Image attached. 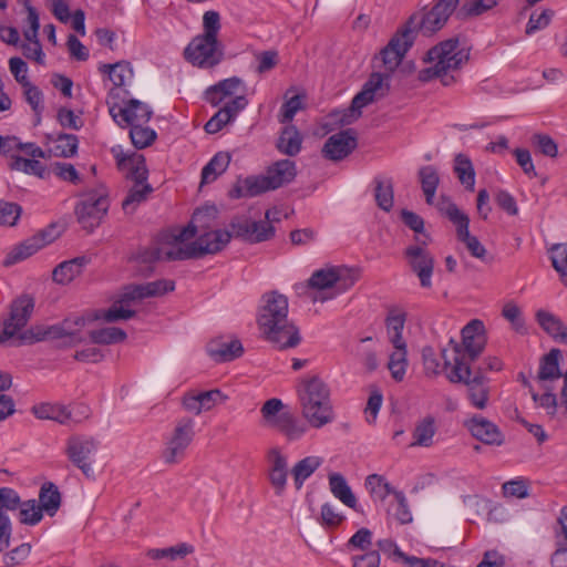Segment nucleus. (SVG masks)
Here are the masks:
<instances>
[{
	"label": "nucleus",
	"mask_w": 567,
	"mask_h": 567,
	"mask_svg": "<svg viewBox=\"0 0 567 567\" xmlns=\"http://www.w3.org/2000/svg\"><path fill=\"white\" fill-rule=\"evenodd\" d=\"M135 300L136 299H126L124 290L120 300L115 301L107 310L97 313L95 318L106 322L127 320L135 315V311L130 308V302Z\"/></svg>",
	"instance_id": "obj_44"
},
{
	"label": "nucleus",
	"mask_w": 567,
	"mask_h": 567,
	"mask_svg": "<svg viewBox=\"0 0 567 567\" xmlns=\"http://www.w3.org/2000/svg\"><path fill=\"white\" fill-rule=\"evenodd\" d=\"M385 92L384 76L380 73H372L362 90L353 97L351 106L342 112L340 123L347 125L358 120L362 109L382 97Z\"/></svg>",
	"instance_id": "obj_11"
},
{
	"label": "nucleus",
	"mask_w": 567,
	"mask_h": 567,
	"mask_svg": "<svg viewBox=\"0 0 567 567\" xmlns=\"http://www.w3.org/2000/svg\"><path fill=\"white\" fill-rule=\"evenodd\" d=\"M270 210L266 212L264 220H252L240 217L231 221L230 226L236 237L250 243H260L270 239L275 234V228L269 221Z\"/></svg>",
	"instance_id": "obj_18"
},
{
	"label": "nucleus",
	"mask_w": 567,
	"mask_h": 567,
	"mask_svg": "<svg viewBox=\"0 0 567 567\" xmlns=\"http://www.w3.org/2000/svg\"><path fill=\"white\" fill-rule=\"evenodd\" d=\"M284 403L280 399L272 398L267 400L260 409L261 424L266 427L276 430L282 419L286 417V412L282 411Z\"/></svg>",
	"instance_id": "obj_46"
},
{
	"label": "nucleus",
	"mask_w": 567,
	"mask_h": 567,
	"mask_svg": "<svg viewBox=\"0 0 567 567\" xmlns=\"http://www.w3.org/2000/svg\"><path fill=\"white\" fill-rule=\"evenodd\" d=\"M194 421L181 419L165 441L162 457L167 464L181 462L194 437Z\"/></svg>",
	"instance_id": "obj_13"
},
{
	"label": "nucleus",
	"mask_w": 567,
	"mask_h": 567,
	"mask_svg": "<svg viewBox=\"0 0 567 567\" xmlns=\"http://www.w3.org/2000/svg\"><path fill=\"white\" fill-rule=\"evenodd\" d=\"M99 449V442L93 437L75 435L66 442L65 453L69 460L91 478L94 476L92 464Z\"/></svg>",
	"instance_id": "obj_15"
},
{
	"label": "nucleus",
	"mask_w": 567,
	"mask_h": 567,
	"mask_svg": "<svg viewBox=\"0 0 567 567\" xmlns=\"http://www.w3.org/2000/svg\"><path fill=\"white\" fill-rule=\"evenodd\" d=\"M550 260L560 280L567 286V244H556L550 249Z\"/></svg>",
	"instance_id": "obj_59"
},
{
	"label": "nucleus",
	"mask_w": 567,
	"mask_h": 567,
	"mask_svg": "<svg viewBox=\"0 0 567 567\" xmlns=\"http://www.w3.org/2000/svg\"><path fill=\"white\" fill-rule=\"evenodd\" d=\"M34 309V301L31 297L23 295L10 303L9 315L3 320V328L0 331V343L10 340L13 337L21 339V330L27 326Z\"/></svg>",
	"instance_id": "obj_12"
},
{
	"label": "nucleus",
	"mask_w": 567,
	"mask_h": 567,
	"mask_svg": "<svg viewBox=\"0 0 567 567\" xmlns=\"http://www.w3.org/2000/svg\"><path fill=\"white\" fill-rule=\"evenodd\" d=\"M217 212L214 218H205V228L197 231L198 237L194 240L195 258L206 254H216L220 251L230 240L231 234L223 229L208 230L212 223L216 219Z\"/></svg>",
	"instance_id": "obj_21"
},
{
	"label": "nucleus",
	"mask_w": 567,
	"mask_h": 567,
	"mask_svg": "<svg viewBox=\"0 0 567 567\" xmlns=\"http://www.w3.org/2000/svg\"><path fill=\"white\" fill-rule=\"evenodd\" d=\"M297 174L296 164L290 159H281L268 167L266 176L270 187L277 189L290 183Z\"/></svg>",
	"instance_id": "obj_32"
},
{
	"label": "nucleus",
	"mask_w": 567,
	"mask_h": 567,
	"mask_svg": "<svg viewBox=\"0 0 567 567\" xmlns=\"http://www.w3.org/2000/svg\"><path fill=\"white\" fill-rule=\"evenodd\" d=\"M392 347L393 351L389 354L388 369L391 377L400 382L404 379L409 364L406 343Z\"/></svg>",
	"instance_id": "obj_47"
},
{
	"label": "nucleus",
	"mask_w": 567,
	"mask_h": 567,
	"mask_svg": "<svg viewBox=\"0 0 567 567\" xmlns=\"http://www.w3.org/2000/svg\"><path fill=\"white\" fill-rule=\"evenodd\" d=\"M241 81L238 78H229L209 86L205 91V99L214 106L219 105L226 99L233 96L238 91Z\"/></svg>",
	"instance_id": "obj_33"
},
{
	"label": "nucleus",
	"mask_w": 567,
	"mask_h": 567,
	"mask_svg": "<svg viewBox=\"0 0 567 567\" xmlns=\"http://www.w3.org/2000/svg\"><path fill=\"white\" fill-rule=\"evenodd\" d=\"M85 324L83 317L68 318L59 324L33 326L21 334L22 342L34 343L45 340H63L72 344L81 341L80 332Z\"/></svg>",
	"instance_id": "obj_7"
},
{
	"label": "nucleus",
	"mask_w": 567,
	"mask_h": 567,
	"mask_svg": "<svg viewBox=\"0 0 567 567\" xmlns=\"http://www.w3.org/2000/svg\"><path fill=\"white\" fill-rule=\"evenodd\" d=\"M470 58V49L465 40L449 39L432 48L426 54L427 68L420 72L422 81L440 78L443 85H451L454 76L451 72L458 70Z\"/></svg>",
	"instance_id": "obj_4"
},
{
	"label": "nucleus",
	"mask_w": 567,
	"mask_h": 567,
	"mask_svg": "<svg viewBox=\"0 0 567 567\" xmlns=\"http://www.w3.org/2000/svg\"><path fill=\"white\" fill-rule=\"evenodd\" d=\"M194 553V546L187 543H181L168 548H152L147 550V556L152 559L169 558L176 560Z\"/></svg>",
	"instance_id": "obj_56"
},
{
	"label": "nucleus",
	"mask_w": 567,
	"mask_h": 567,
	"mask_svg": "<svg viewBox=\"0 0 567 567\" xmlns=\"http://www.w3.org/2000/svg\"><path fill=\"white\" fill-rule=\"evenodd\" d=\"M323 458L318 455L306 456L298 461L292 470L295 485L298 489L303 486V483L322 465Z\"/></svg>",
	"instance_id": "obj_38"
},
{
	"label": "nucleus",
	"mask_w": 567,
	"mask_h": 567,
	"mask_svg": "<svg viewBox=\"0 0 567 567\" xmlns=\"http://www.w3.org/2000/svg\"><path fill=\"white\" fill-rule=\"evenodd\" d=\"M152 190L153 188L148 183H135L122 203L124 212L126 214L134 213L137 206L146 200Z\"/></svg>",
	"instance_id": "obj_52"
},
{
	"label": "nucleus",
	"mask_w": 567,
	"mask_h": 567,
	"mask_svg": "<svg viewBox=\"0 0 567 567\" xmlns=\"http://www.w3.org/2000/svg\"><path fill=\"white\" fill-rule=\"evenodd\" d=\"M278 148L289 156L297 155L301 150V136L295 126L286 127L278 141Z\"/></svg>",
	"instance_id": "obj_54"
},
{
	"label": "nucleus",
	"mask_w": 567,
	"mask_h": 567,
	"mask_svg": "<svg viewBox=\"0 0 567 567\" xmlns=\"http://www.w3.org/2000/svg\"><path fill=\"white\" fill-rule=\"evenodd\" d=\"M184 58L193 66L212 69L224 60V47L218 38L198 34L185 48Z\"/></svg>",
	"instance_id": "obj_8"
},
{
	"label": "nucleus",
	"mask_w": 567,
	"mask_h": 567,
	"mask_svg": "<svg viewBox=\"0 0 567 567\" xmlns=\"http://www.w3.org/2000/svg\"><path fill=\"white\" fill-rule=\"evenodd\" d=\"M276 430L282 433L287 440L297 441L306 434L307 425L298 421L292 413L286 411V417L282 419Z\"/></svg>",
	"instance_id": "obj_57"
},
{
	"label": "nucleus",
	"mask_w": 567,
	"mask_h": 567,
	"mask_svg": "<svg viewBox=\"0 0 567 567\" xmlns=\"http://www.w3.org/2000/svg\"><path fill=\"white\" fill-rule=\"evenodd\" d=\"M329 488L332 495L342 504L359 511L357 497L342 474L331 473L329 475Z\"/></svg>",
	"instance_id": "obj_34"
},
{
	"label": "nucleus",
	"mask_w": 567,
	"mask_h": 567,
	"mask_svg": "<svg viewBox=\"0 0 567 567\" xmlns=\"http://www.w3.org/2000/svg\"><path fill=\"white\" fill-rule=\"evenodd\" d=\"M354 277L343 266H326L312 272L305 285L298 289H307L313 301H327L347 291L354 285Z\"/></svg>",
	"instance_id": "obj_5"
},
{
	"label": "nucleus",
	"mask_w": 567,
	"mask_h": 567,
	"mask_svg": "<svg viewBox=\"0 0 567 567\" xmlns=\"http://www.w3.org/2000/svg\"><path fill=\"white\" fill-rule=\"evenodd\" d=\"M39 506L42 507V512L53 516L60 505L61 495L58 487L53 483H45L42 485L39 494Z\"/></svg>",
	"instance_id": "obj_49"
},
{
	"label": "nucleus",
	"mask_w": 567,
	"mask_h": 567,
	"mask_svg": "<svg viewBox=\"0 0 567 567\" xmlns=\"http://www.w3.org/2000/svg\"><path fill=\"white\" fill-rule=\"evenodd\" d=\"M52 173L61 181L78 185L82 178L74 165L65 162H54L51 164Z\"/></svg>",
	"instance_id": "obj_64"
},
{
	"label": "nucleus",
	"mask_w": 567,
	"mask_h": 567,
	"mask_svg": "<svg viewBox=\"0 0 567 567\" xmlns=\"http://www.w3.org/2000/svg\"><path fill=\"white\" fill-rule=\"evenodd\" d=\"M268 480L276 495L281 496L287 486L288 458L279 447H271L267 452Z\"/></svg>",
	"instance_id": "obj_25"
},
{
	"label": "nucleus",
	"mask_w": 567,
	"mask_h": 567,
	"mask_svg": "<svg viewBox=\"0 0 567 567\" xmlns=\"http://www.w3.org/2000/svg\"><path fill=\"white\" fill-rule=\"evenodd\" d=\"M388 513L400 524H408L412 522V514L403 492L395 493L394 503L389 506Z\"/></svg>",
	"instance_id": "obj_60"
},
{
	"label": "nucleus",
	"mask_w": 567,
	"mask_h": 567,
	"mask_svg": "<svg viewBox=\"0 0 567 567\" xmlns=\"http://www.w3.org/2000/svg\"><path fill=\"white\" fill-rule=\"evenodd\" d=\"M110 113L121 126L145 124L152 116L148 105L137 100H131L125 106H112Z\"/></svg>",
	"instance_id": "obj_24"
},
{
	"label": "nucleus",
	"mask_w": 567,
	"mask_h": 567,
	"mask_svg": "<svg viewBox=\"0 0 567 567\" xmlns=\"http://www.w3.org/2000/svg\"><path fill=\"white\" fill-rule=\"evenodd\" d=\"M268 190L272 188L265 174L238 179L229 195L231 198L255 197Z\"/></svg>",
	"instance_id": "obj_30"
},
{
	"label": "nucleus",
	"mask_w": 567,
	"mask_h": 567,
	"mask_svg": "<svg viewBox=\"0 0 567 567\" xmlns=\"http://www.w3.org/2000/svg\"><path fill=\"white\" fill-rule=\"evenodd\" d=\"M118 166L126 172V176L135 183H147L148 171L145 159L140 154L118 159Z\"/></svg>",
	"instance_id": "obj_40"
},
{
	"label": "nucleus",
	"mask_w": 567,
	"mask_h": 567,
	"mask_svg": "<svg viewBox=\"0 0 567 567\" xmlns=\"http://www.w3.org/2000/svg\"><path fill=\"white\" fill-rule=\"evenodd\" d=\"M465 424L471 434L485 444L501 445L504 441L497 425L483 416H474Z\"/></svg>",
	"instance_id": "obj_28"
},
{
	"label": "nucleus",
	"mask_w": 567,
	"mask_h": 567,
	"mask_svg": "<svg viewBox=\"0 0 567 567\" xmlns=\"http://www.w3.org/2000/svg\"><path fill=\"white\" fill-rule=\"evenodd\" d=\"M436 433L435 419L433 416H425L419 421L413 431V441L410 446L430 447L433 444V437Z\"/></svg>",
	"instance_id": "obj_45"
},
{
	"label": "nucleus",
	"mask_w": 567,
	"mask_h": 567,
	"mask_svg": "<svg viewBox=\"0 0 567 567\" xmlns=\"http://www.w3.org/2000/svg\"><path fill=\"white\" fill-rule=\"evenodd\" d=\"M419 177L425 200L429 205H432L440 183L437 171L431 165L423 166L419 171Z\"/></svg>",
	"instance_id": "obj_51"
},
{
	"label": "nucleus",
	"mask_w": 567,
	"mask_h": 567,
	"mask_svg": "<svg viewBox=\"0 0 567 567\" xmlns=\"http://www.w3.org/2000/svg\"><path fill=\"white\" fill-rule=\"evenodd\" d=\"M406 321V313L398 308L389 310L385 318V329L389 342L392 346L405 344L403 330Z\"/></svg>",
	"instance_id": "obj_35"
},
{
	"label": "nucleus",
	"mask_w": 567,
	"mask_h": 567,
	"mask_svg": "<svg viewBox=\"0 0 567 567\" xmlns=\"http://www.w3.org/2000/svg\"><path fill=\"white\" fill-rule=\"evenodd\" d=\"M227 396L217 389L204 392H190L184 396L183 406L186 411L198 415L225 402Z\"/></svg>",
	"instance_id": "obj_27"
},
{
	"label": "nucleus",
	"mask_w": 567,
	"mask_h": 567,
	"mask_svg": "<svg viewBox=\"0 0 567 567\" xmlns=\"http://www.w3.org/2000/svg\"><path fill=\"white\" fill-rule=\"evenodd\" d=\"M357 147V138L352 131L332 134L322 147V155L333 162L346 158Z\"/></svg>",
	"instance_id": "obj_26"
},
{
	"label": "nucleus",
	"mask_w": 567,
	"mask_h": 567,
	"mask_svg": "<svg viewBox=\"0 0 567 567\" xmlns=\"http://www.w3.org/2000/svg\"><path fill=\"white\" fill-rule=\"evenodd\" d=\"M559 358L560 351L558 349H551L549 353L543 358L535 380L536 386H538L539 390H548L554 381L560 379Z\"/></svg>",
	"instance_id": "obj_29"
},
{
	"label": "nucleus",
	"mask_w": 567,
	"mask_h": 567,
	"mask_svg": "<svg viewBox=\"0 0 567 567\" xmlns=\"http://www.w3.org/2000/svg\"><path fill=\"white\" fill-rule=\"evenodd\" d=\"M110 207V198L104 188L85 193L79 202L75 214L84 229L93 230L100 225Z\"/></svg>",
	"instance_id": "obj_9"
},
{
	"label": "nucleus",
	"mask_w": 567,
	"mask_h": 567,
	"mask_svg": "<svg viewBox=\"0 0 567 567\" xmlns=\"http://www.w3.org/2000/svg\"><path fill=\"white\" fill-rule=\"evenodd\" d=\"M90 338L97 344H113L124 341L126 339V333L120 328L107 327L99 330H92L90 332Z\"/></svg>",
	"instance_id": "obj_58"
},
{
	"label": "nucleus",
	"mask_w": 567,
	"mask_h": 567,
	"mask_svg": "<svg viewBox=\"0 0 567 567\" xmlns=\"http://www.w3.org/2000/svg\"><path fill=\"white\" fill-rule=\"evenodd\" d=\"M99 71L107 74L115 87L128 85L133 80V70L128 62H116L114 64H102Z\"/></svg>",
	"instance_id": "obj_41"
},
{
	"label": "nucleus",
	"mask_w": 567,
	"mask_h": 567,
	"mask_svg": "<svg viewBox=\"0 0 567 567\" xmlns=\"http://www.w3.org/2000/svg\"><path fill=\"white\" fill-rule=\"evenodd\" d=\"M9 168L12 171L22 172L28 175H33L39 178H45L48 176V169L37 158H24L19 155H11L9 162Z\"/></svg>",
	"instance_id": "obj_48"
},
{
	"label": "nucleus",
	"mask_w": 567,
	"mask_h": 567,
	"mask_svg": "<svg viewBox=\"0 0 567 567\" xmlns=\"http://www.w3.org/2000/svg\"><path fill=\"white\" fill-rule=\"evenodd\" d=\"M53 231L54 228L51 227L27 238L17 245H13L6 251L2 265L4 267H11L33 256L55 239Z\"/></svg>",
	"instance_id": "obj_17"
},
{
	"label": "nucleus",
	"mask_w": 567,
	"mask_h": 567,
	"mask_svg": "<svg viewBox=\"0 0 567 567\" xmlns=\"http://www.w3.org/2000/svg\"><path fill=\"white\" fill-rule=\"evenodd\" d=\"M536 318L539 326L548 334L567 344V326L558 317L546 310H539L536 313Z\"/></svg>",
	"instance_id": "obj_39"
},
{
	"label": "nucleus",
	"mask_w": 567,
	"mask_h": 567,
	"mask_svg": "<svg viewBox=\"0 0 567 567\" xmlns=\"http://www.w3.org/2000/svg\"><path fill=\"white\" fill-rule=\"evenodd\" d=\"M404 256L409 267L419 278L421 287L431 288L434 270L432 254L424 246L411 245L405 248Z\"/></svg>",
	"instance_id": "obj_20"
},
{
	"label": "nucleus",
	"mask_w": 567,
	"mask_h": 567,
	"mask_svg": "<svg viewBox=\"0 0 567 567\" xmlns=\"http://www.w3.org/2000/svg\"><path fill=\"white\" fill-rule=\"evenodd\" d=\"M130 136L132 143L137 148H145L150 146L156 138V132L144 124L131 126Z\"/></svg>",
	"instance_id": "obj_62"
},
{
	"label": "nucleus",
	"mask_w": 567,
	"mask_h": 567,
	"mask_svg": "<svg viewBox=\"0 0 567 567\" xmlns=\"http://www.w3.org/2000/svg\"><path fill=\"white\" fill-rule=\"evenodd\" d=\"M364 486L374 503H383L389 495L395 497L396 491L384 476L370 474L367 476Z\"/></svg>",
	"instance_id": "obj_37"
},
{
	"label": "nucleus",
	"mask_w": 567,
	"mask_h": 567,
	"mask_svg": "<svg viewBox=\"0 0 567 567\" xmlns=\"http://www.w3.org/2000/svg\"><path fill=\"white\" fill-rule=\"evenodd\" d=\"M454 172L458 181L470 190L475 186V172L471 159L464 154H457L454 159Z\"/></svg>",
	"instance_id": "obj_53"
},
{
	"label": "nucleus",
	"mask_w": 567,
	"mask_h": 567,
	"mask_svg": "<svg viewBox=\"0 0 567 567\" xmlns=\"http://www.w3.org/2000/svg\"><path fill=\"white\" fill-rule=\"evenodd\" d=\"M300 414L313 429H321L336 419L331 400V389L318 375H305L296 385Z\"/></svg>",
	"instance_id": "obj_3"
},
{
	"label": "nucleus",
	"mask_w": 567,
	"mask_h": 567,
	"mask_svg": "<svg viewBox=\"0 0 567 567\" xmlns=\"http://www.w3.org/2000/svg\"><path fill=\"white\" fill-rule=\"evenodd\" d=\"M462 343L450 340L449 346L442 350L444 368L447 371L462 361L471 368V363L477 359L486 344L483 323L473 320L462 329Z\"/></svg>",
	"instance_id": "obj_6"
},
{
	"label": "nucleus",
	"mask_w": 567,
	"mask_h": 567,
	"mask_svg": "<svg viewBox=\"0 0 567 567\" xmlns=\"http://www.w3.org/2000/svg\"><path fill=\"white\" fill-rule=\"evenodd\" d=\"M25 10L28 13L27 22L29 24L28 28L23 29V37L25 42L21 43V50L23 55L29 59L35 61L38 64L43 65L45 62V54L42 50V45L39 41V29H40V20L39 14L30 4L29 0H24Z\"/></svg>",
	"instance_id": "obj_19"
},
{
	"label": "nucleus",
	"mask_w": 567,
	"mask_h": 567,
	"mask_svg": "<svg viewBox=\"0 0 567 567\" xmlns=\"http://www.w3.org/2000/svg\"><path fill=\"white\" fill-rule=\"evenodd\" d=\"M216 208L214 206H205L198 208L185 227H174L163 231L154 246L142 254L144 261L155 260H186L195 258V247L193 238L198 230L204 229L205 218H214Z\"/></svg>",
	"instance_id": "obj_1"
},
{
	"label": "nucleus",
	"mask_w": 567,
	"mask_h": 567,
	"mask_svg": "<svg viewBox=\"0 0 567 567\" xmlns=\"http://www.w3.org/2000/svg\"><path fill=\"white\" fill-rule=\"evenodd\" d=\"M472 371L464 362L458 361L456 365L446 372V378L452 383H464L468 389V399L473 406L483 410L486 408L488 391L481 375L471 378Z\"/></svg>",
	"instance_id": "obj_14"
},
{
	"label": "nucleus",
	"mask_w": 567,
	"mask_h": 567,
	"mask_svg": "<svg viewBox=\"0 0 567 567\" xmlns=\"http://www.w3.org/2000/svg\"><path fill=\"white\" fill-rule=\"evenodd\" d=\"M86 260L83 257L59 264L52 272L53 281L59 285H68L81 275Z\"/></svg>",
	"instance_id": "obj_36"
},
{
	"label": "nucleus",
	"mask_w": 567,
	"mask_h": 567,
	"mask_svg": "<svg viewBox=\"0 0 567 567\" xmlns=\"http://www.w3.org/2000/svg\"><path fill=\"white\" fill-rule=\"evenodd\" d=\"M439 209L454 224L457 239L465 245L470 254L477 259L484 260L486 249L477 237L470 234L468 216L460 210L455 204L444 198L439 203Z\"/></svg>",
	"instance_id": "obj_10"
},
{
	"label": "nucleus",
	"mask_w": 567,
	"mask_h": 567,
	"mask_svg": "<svg viewBox=\"0 0 567 567\" xmlns=\"http://www.w3.org/2000/svg\"><path fill=\"white\" fill-rule=\"evenodd\" d=\"M374 184V197L378 206L385 212H390L391 208L393 207L392 182L388 178L375 177Z\"/></svg>",
	"instance_id": "obj_55"
},
{
	"label": "nucleus",
	"mask_w": 567,
	"mask_h": 567,
	"mask_svg": "<svg viewBox=\"0 0 567 567\" xmlns=\"http://www.w3.org/2000/svg\"><path fill=\"white\" fill-rule=\"evenodd\" d=\"M257 322L265 339L280 350L295 348L301 341L298 328L288 320V299L285 295L276 291L265 293Z\"/></svg>",
	"instance_id": "obj_2"
},
{
	"label": "nucleus",
	"mask_w": 567,
	"mask_h": 567,
	"mask_svg": "<svg viewBox=\"0 0 567 567\" xmlns=\"http://www.w3.org/2000/svg\"><path fill=\"white\" fill-rule=\"evenodd\" d=\"M208 353L216 361L226 362L238 358L243 353V346L237 339L212 342L208 346Z\"/></svg>",
	"instance_id": "obj_42"
},
{
	"label": "nucleus",
	"mask_w": 567,
	"mask_h": 567,
	"mask_svg": "<svg viewBox=\"0 0 567 567\" xmlns=\"http://www.w3.org/2000/svg\"><path fill=\"white\" fill-rule=\"evenodd\" d=\"M553 388L548 390H539L532 388V398L534 402L543 408L550 416L557 415L560 422H567V372L564 374V386L561 390V402L558 405L555 394L551 393Z\"/></svg>",
	"instance_id": "obj_23"
},
{
	"label": "nucleus",
	"mask_w": 567,
	"mask_h": 567,
	"mask_svg": "<svg viewBox=\"0 0 567 567\" xmlns=\"http://www.w3.org/2000/svg\"><path fill=\"white\" fill-rule=\"evenodd\" d=\"M20 522L27 525H37L43 517L42 507L35 499L20 502Z\"/></svg>",
	"instance_id": "obj_63"
},
{
	"label": "nucleus",
	"mask_w": 567,
	"mask_h": 567,
	"mask_svg": "<svg viewBox=\"0 0 567 567\" xmlns=\"http://www.w3.org/2000/svg\"><path fill=\"white\" fill-rule=\"evenodd\" d=\"M33 414L40 420L55 421L62 425L68 424L66 406L59 403H41L34 405Z\"/></svg>",
	"instance_id": "obj_50"
},
{
	"label": "nucleus",
	"mask_w": 567,
	"mask_h": 567,
	"mask_svg": "<svg viewBox=\"0 0 567 567\" xmlns=\"http://www.w3.org/2000/svg\"><path fill=\"white\" fill-rule=\"evenodd\" d=\"M458 1L460 0H437L434 7L422 14L421 18L412 17L405 28H411L414 33L415 29L419 28L423 34L430 35L443 28L449 17L458 4Z\"/></svg>",
	"instance_id": "obj_16"
},
{
	"label": "nucleus",
	"mask_w": 567,
	"mask_h": 567,
	"mask_svg": "<svg viewBox=\"0 0 567 567\" xmlns=\"http://www.w3.org/2000/svg\"><path fill=\"white\" fill-rule=\"evenodd\" d=\"M174 288V281L166 279L146 282L143 285H132L125 288V298L140 300L147 297H157L168 291H173Z\"/></svg>",
	"instance_id": "obj_31"
},
{
	"label": "nucleus",
	"mask_w": 567,
	"mask_h": 567,
	"mask_svg": "<svg viewBox=\"0 0 567 567\" xmlns=\"http://www.w3.org/2000/svg\"><path fill=\"white\" fill-rule=\"evenodd\" d=\"M413 41V30L405 27L391 39L381 52L382 61L388 70L393 71L401 63Z\"/></svg>",
	"instance_id": "obj_22"
},
{
	"label": "nucleus",
	"mask_w": 567,
	"mask_h": 567,
	"mask_svg": "<svg viewBox=\"0 0 567 567\" xmlns=\"http://www.w3.org/2000/svg\"><path fill=\"white\" fill-rule=\"evenodd\" d=\"M79 141L75 135L61 134L55 140L53 154L59 157L69 158L76 154Z\"/></svg>",
	"instance_id": "obj_61"
},
{
	"label": "nucleus",
	"mask_w": 567,
	"mask_h": 567,
	"mask_svg": "<svg viewBox=\"0 0 567 567\" xmlns=\"http://www.w3.org/2000/svg\"><path fill=\"white\" fill-rule=\"evenodd\" d=\"M230 155L226 152L216 153L202 169V184L215 182L226 172L230 164Z\"/></svg>",
	"instance_id": "obj_43"
}]
</instances>
